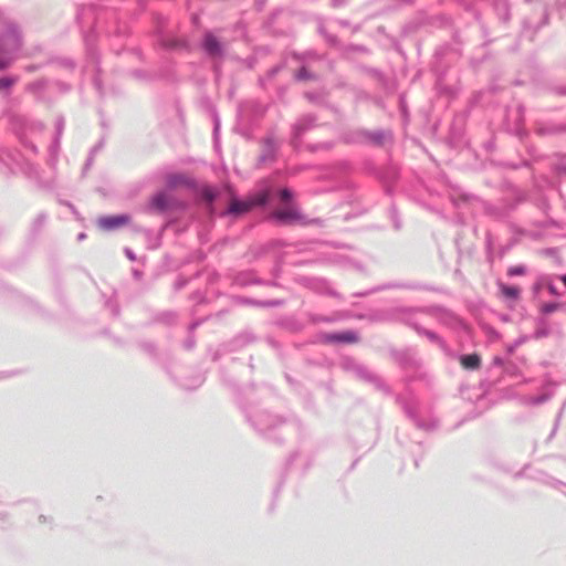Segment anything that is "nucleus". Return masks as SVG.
Masks as SVG:
<instances>
[{"label": "nucleus", "mask_w": 566, "mask_h": 566, "mask_svg": "<svg viewBox=\"0 0 566 566\" xmlns=\"http://www.w3.org/2000/svg\"><path fill=\"white\" fill-rule=\"evenodd\" d=\"M332 340L335 342H344V343H354L357 340V337L353 333H344L338 335L331 336Z\"/></svg>", "instance_id": "9"}, {"label": "nucleus", "mask_w": 566, "mask_h": 566, "mask_svg": "<svg viewBox=\"0 0 566 566\" xmlns=\"http://www.w3.org/2000/svg\"><path fill=\"white\" fill-rule=\"evenodd\" d=\"M460 361L465 369H476L481 364V359L476 354L464 355Z\"/></svg>", "instance_id": "7"}, {"label": "nucleus", "mask_w": 566, "mask_h": 566, "mask_svg": "<svg viewBox=\"0 0 566 566\" xmlns=\"http://www.w3.org/2000/svg\"><path fill=\"white\" fill-rule=\"evenodd\" d=\"M166 187L168 189H181L193 187L192 179L185 174H168L165 177Z\"/></svg>", "instance_id": "3"}, {"label": "nucleus", "mask_w": 566, "mask_h": 566, "mask_svg": "<svg viewBox=\"0 0 566 566\" xmlns=\"http://www.w3.org/2000/svg\"><path fill=\"white\" fill-rule=\"evenodd\" d=\"M562 281H563L564 285L566 286V275H564V276L562 277Z\"/></svg>", "instance_id": "14"}, {"label": "nucleus", "mask_w": 566, "mask_h": 566, "mask_svg": "<svg viewBox=\"0 0 566 566\" xmlns=\"http://www.w3.org/2000/svg\"><path fill=\"white\" fill-rule=\"evenodd\" d=\"M9 85H10V81L9 80H6V78L0 80V88L9 86Z\"/></svg>", "instance_id": "13"}, {"label": "nucleus", "mask_w": 566, "mask_h": 566, "mask_svg": "<svg viewBox=\"0 0 566 566\" xmlns=\"http://www.w3.org/2000/svg\"><path fill=\"white\" fill-rule=\"evenodd\" d=\"M556 307H557V306H556L555 304H548V305H545V306H544V311H545L546 313H551V312H554V311L556 310Z\"/></svg>", "instance_id": "12"}, {"label": "nucleus", "mask_w": 566, "mask_h": 566, "mask_svg": "<svg viewBox=\"0 0 566 566\" xmlns=\"http://www.w3.org/2000/svg\"><path fill=\"white\" fill-rule=\"evenodd\" d=\"M203 45L209 54L213 56L221 54V45L212 34L206 35Z\"/></svg>", "instance_id": "6"}, {"label": "nucleus", "mask_w": 566, "mask_h": 566, "mask_svg": "<svg viewBox=\"0 0 566 566\" xmlns=\"http://www.w3.org/2000/svg\"><path fill=\"white\" fill-rule=\"evenodd\" d=\"M168 196L164 192H158L151 198L149 207L155 211L163 212L168 208Z\"/></svg>", "instance_id": "5"}, {"label": "nucleus", "mask_w": 566, "mask_h": 566, "mask_svg": "<svg viewBox=\"0 0 566 566\" xmlns=\"http://www.w3.org/2000/svg\"><path fill=\"white\" fill-rule=\"evenodd\" d=\"M266 199L268 195L265 192H260L254 197L243 201L233 199L230 203L229 212L235 214L248 212L253 207L264 205Z\"/></svg>", "instance_id": "1"}, {"label": "nucleus", "mask_w": 566, "mask_h": 566, "mask_svg": "<svg viewBox=\"0 0 566 566\" xmlns=\"http://www.w3.org/2000/svg\"><path fill=\"white\" fill-rule=\"evenodd\" d=\"M273 217L284 224L300 223L303 220L302 214L293 207L279 209L273 213Z\"/></svg>", "instance_id": "4"}, {"label": "nucleus", "mask_w": 566, "mask_h": 566, "mask_svg": "<svg viewBox=\"0 0 566 566\" xmlns=\"http://www.w3.org/2000/svg\"><path fill=\"white\" fill-rule=\"evenodd\" d=\"M524 273H525V268L523 265L511 266L507 270V275H510V276L523 275Z\"/></svg>", "instance_id": "10"}, {"label": "nucleus", "mask_w": 566, "mask_h": 566, "mask_svg": "<svg viewBox=\"0 0 566 566\" xmlns=\"http://www.w3.org/2000/svg\"><path fill=\"white\" fill-rule=\"evenodd\" d=\"M502 294L507 298H517L520 296V289L516 286H510L505 284L500 285Z\"/></svg>", "instance_id": "8"}, {"label": "nucleus", "mask_w": 566, "mask_h": 566, "mask_svg": "<svg viewBox=\"0 0 566 566\" xmlns=\"http://www.w3.org/2000/svg\"><path fill=\"white\" fill-rule=\"evenodd\" d=\"M280 195L282 200H289L291 198V193L286 189L282 190Z\"/></svg>", "instance_id": "11"}, {"label": "nucleus", "mask_w": 566, "mask_h": 566, "mask_svg": "<svg viewBox=\"0 0 566 566\" xmlns=\"http://www.w3.org/2000/svg\"><path fill=\"white\" fill-rule=\"evenodd\" d=\"M130 222V216L117 214V216H103L97 219V226L99 229L105 231H112L123 228Z\"/></svg>", "instance_id": "2"}]
</instances>
